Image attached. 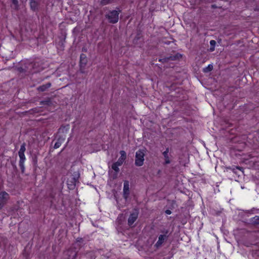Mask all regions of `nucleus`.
Here are the masks:
<instances>
[{
    "label": "nucleus",
    "instance_id": "f257e3e1",
    "mask_svg": "<svg viewBox=\"0 0 259 259\" xmlns=\"http://www.w3.org/2000/svg\"><path fill=\"white\" fill-rule=\"evenodd\" d=\"M26 151V144L23 143L20 146V148L18 151V155L20 158L19 161V166L20 168L21 172L23 174L25 171V162L26 160L25 152Z\"/></svg>",
    "mask_w": 259,
    "mask_h": 259
},
{
    "label": "nucleus",
    "instance_id": "f03ea898",
    "mask_svg": "<svg viewBox=\"0 0 259 259\" xmlns=\"http://www.w3.org/2000/svg\"><path fill=\"white\" fill-rule=\"evenodd\" d=\"M121 11L112 10L109 12L108 14L106 15V18L108 20L110 23H116L119 20V14Z\"/></svg>",
    "mask_w": 259,
    "mask_h": 259
},
{
    "label": "nucleus",
    "instance_id": "7ed1b4c3",
    "mask_svg": "<svg viewBox=\"0 0 259 259\" xmlns=\"http://www.w3.org/2000/svg\"><path fill=\"white\" fill-rule=\"evenodd\" d=\"M173 152L168 148L163 152V164H171L174 160V157L172 155Z\"/></svg>",
    "mask_w": 259,
    "mask_h": 259
},
{
    "label": "nucleus",
    "instance_id": "20e7f679",
    "mask_svg": "<svg viewBox=\"0 0 259 259\" xmlns=\"http://www.w3.org/2000/svg\"><path fill=\"white\" fill-rule=\"evenodd\" d=\"M145 154L144 152L139 150L136 153L135 165L138 166H141L143 165L144 161Z\"/></svg>",
    "mask_w": 259,
    "mask_h": 259
},
{
    "label": "nucleus",
    "instance_id": "39448f33",
    "mask_svg": "<svg viewBox=\"0 0 259 259\" xmlns=\"http://www.w3.org/2000/svg\"><path fill=\"white\" fill-rule=\"evenodd\" d=\"M77 251L75 248L70 247L64 252V255L67 256V259H75L77 256Z\"/></svg>",
    "mask_w": 259,
    "mask_h": 259
},
{
    "label": "nucleus",
    "instance_id": "423d86ee",
    "mask_svg": "<svg viewBox=\"0 0 259 259\" xmlns=\"http://www.w3.org/2000/svg\"><path fill=\"white\" fill-rule=\"evenodd\" d=\"M9 199V195L8 193L5 191L0 192V210L7 203Z\"/></svg>",
    "mask_w": 259,
    "mask_h": 259
},
{
    "label": "nucleus",
    "instance_id": "0eeeda50",
    "mask_svg": "<svg viewBox=\"0 0 259 259\" xmlns=\"http://www.w3.org/2000/svg\"><path fill=\"white\" fill-rule=\"evenodd\" d=\"M139 212L137 210L131 213L128 218L127 224L129 226H132L133 224L136 221L138 218Z\"/></svg>",
    "mask_w": 259,
    "mask_h": 259
},
{
    "label": "nucleus",
    "instance_id": "6e6552de",
    "mask_svg": "<svg viewBox=\"0 0 259 259\" xmlns=\"http://www.w3.org/2000/svg\"><path fill=\"white\" fill-rule=\"evenodd\" d=\"M28 66H25V68L20 67L18 68V70L21 72L34 73L36 71L33 70L34 64L30 63L28 64Z\"/></svg>",
    "mask_w": 259,
    "mask_h": 259
},
{
    "label": "nucleus",
    "instance_id": "1a4fd4ad",
    "mask_svg": "<svg viewBox=\"0 0 259 259\" xmlns=\"http://www.w3.org/2000/svg\"><path fill=\"white\" fill-rule=\"evenodd\" d=\"M65 135H58L56 136L57 141L54 144V148L57 149L59 148L62 144L64 142L65 140Z\"/></svg>",
    "mask_w": 259,
    "mask_h": 259
},
{
    "label": "nucleus",
    "instance_id": "9d476101",
    "mask_svg": "<svg viewBox=\"0 0 259 259\" xmlns=\"http://www.w3.org/2000/svg\"><path fill=\"white\" fill-rule=\"evenodd\" d=\"M130 195L129 182L128 181H125L123 183V196L126 199Z\"/></svg>",
    "mask_w": 259,
    "mask_h": 259
},
{
    "label": "nucleus",
    "instance_id": "9b49d317",
    "mask_svg": "<svg viewBox=\"0 0 259 259\" xmlns=\"http://www.w3.org/2000/svg\"><path fill=\"white\" fill-rule=\"evenodd\" d=\"M182 57V55L180 53H176L174 55H171L168 57L163 58V62H167L169 60H179Z\"/></svg>",
    "mask_w": 259,
    "mask_h": 259
},
{
    "label": "nucleus",
    "instance_id": "f8f14e48",
    "mask_svg": "<svg viewBox=\"0 0 259 259\" xmlns=\"http://www.w3.org/2000/svg\"><path fill=\"white\" fill-rule=\"evenodd\" d=\"M70 129L69 124L61 126L58 130V135H65Z\"/></svg>",
    "mask_w": 259,
    "mask_h": 259
},
{
    "label": "nucleus",
    "instance_id": "ddd939ff",
    "mask_svg": "<svg viewBox=\"0 0 259 259\" xmlns=\"http://www.w3.org/2000/svg\"><path fill=\"white\" fill-rule=\"evenodd\" d=\"M87 63V58L86 55L84 54H81L80 56V61H79L80 70H81L82 69L85 67Z\"/></svg>",
    "mask_w": 259,
    "mask_h": 259
},
{
    "label": "nucleus",
    "instance_id": "4468645a",
    "mask_svg": "<svg viewBox=\"0 0 259 259\" xmlns=\"http://www.w3.org/2000/svg\"><path fill=\"white\" fill-rule=\"evenodd\" d=\"M29 5L30 9L33 12H36L38 10L39 3L35 0H29Z\"/></svg>",
    "mask_w": 259,
    "mask_h": 259
},
{
    "label": "nucleus",
    "instance_id": "2eb2a0df",
    "mask_svg": "<svg viewBox=\"0 0 259 259\" xmlns=\"http://www.w3.org/2000/svg\"><path fill=\"white\" fill-rule=\"evenodd\" d=\"M120 157L118 158V160L116 161L117 162H119L120 164L122 165L124 162L126 158V152L123 150H121L120 151Z\"/></svg>",
    "mask_w": 259,
    "mask_h": 259
},
{
    "label": "nucleus",
    "instance_id": "dca6fc26",
    "mask_svg": "<svg viewBox=\"0 0 259 259\" xmlns=\"http://www.w3.org/2000/svg\"><path fill=\"white\" fill-rule=\"evenodd\" d=\"M77 180L78 178H76L75 177L71 178V180H68L67 183L68 186V188L70 189H73L75 187V183L77 181Z\"/></svg>",
    "mask_w": 259,
    "mask_h": 259
},
{
    "label": "nucleus",
    "instance_id": "f3484780",
    "mask_svg": "<svg viewBox=\"0 0 259 259\" xmlns=\"http://www.w3.org/2000/svg\"><path fill=\"white\" fill-rule=\"evenodd\" d=\"M51 86V83L50 82H48L46 84H42V85L38 87L37 90L39 92H45L50 88Z\"/></svg>",
    "mask_w": 259,
    "mask_h": 259
},
{
    "label": "nucleus",
    "instance_id": "a211bd4d",
    "mask_svg": "<svg viewBox=\"0 0 259 259\" xmlns=\"http://www.w3.org/2000/svg\"><path fill=\"white\" fill-rule=\"evenodd\" d=\"M250 223L253 225H259V216H255L250 219Z\"/></svg>",
    "mask_w": 259,
    "mask_h": 259
},
{
    "label": "nucleus",
    "instance_id": "6ab92c4d",
    "mask_svg": "<svg viewBox=\"0 0 259 259\" xmlns=\"http://www.w3.org/2000/svg\"><path fill=\"white\" fill-rule=\"evenodd\" d=\"M119 162H114L111 166L112 168L116 172H118L119 171V166H121V165L120 164V163H118Z\"/></svg>",
    "mask_w": 259,
    "mask_h": 259
},
{
    "label": "nucleus",
    "instance_id": "aec40b11",
    "mask_svg": "<svg viewBox=\"0 0 259 259\" xmlns=\"http://www.w3.org/2000/svg\"><path fill=\"white\" fill-rule=\"evenodd\" d=\"M228 169L231 170L233 173H234L235 174H238L237 170H238L242 171V168L240 166H234L233 167H229V168H228Z\"/></svg>",
    "mask_w": 259,
    "mask_h": 259
},
{
    "label": "nucleus",
    "instance_id": "412c9836",
    "mask_svg": "<svg viewBox=\"0 0 259 259\" xmlns=\"http://www.w3.org/2000/svg\"><path fill=\"white\" fill-rule=\"evenodd\" d=\"M162 245V234H160L158 237V240L157 243L154 245V247L158 248Z\"/></svg>",
    "mask_w": 259,
    "mask_h": 259
},
{
    "label": "nucleus",
    "instance_id": "4be33fe9",
    "mask_svg": "<svg viewBox=\"0 0 259 259\" xmlns=\"http://www.w3.org/2000/svg\"><path fill=\"white\" fill-rule=\"evenodd\" d=\"M213 69V66L212 64H209L207 67L203 69V71L205 73H208Z\"/></svg>",
    "mask_w": 259,
    "mask_h": 259
},
{
    "label": "nucleus",
    "instance_id": "5701e85b",
    "mask_svg": "<svg viewBox=\"0 0 259 259\" xmlns=\"http://www.w3.org/2000/svg\"><path fill=\"white\" fill-rule=\"evenodd\" d=\"M216 41L214 40H211L210 41V48L209 49L210 52H213L214 50Z\"/></svg>",
    "mask_w": 259,
    "mask_h": 259
},
{
    "label": "nucleus",
    "instance_id": "b1692460",
    "mask_svg": "<svg viewBox=\"0 0 259 259\" xmlns=\"http://www.w3.org/2000/svg\"><path fill=\"white\" fill-rule=\"evenodd\" d=\"M51 104V101L50 99H47L46 100L41 101L40 104L42 105H50Z\"/></svg>",
    "mask_w": 259,
    "mask_h": 259
},
{
    "label": "nucleus",
    "instance_id": "393cba45",
    "mask_svg": "<svg viewBox=\"0 0 259 259\" xmlns=\"http://www.w3.org/2000/svg\"><path fill=\"white\" fill-rule=\"evenodd\" d=\"M113 0H102L101 4L102 5H107L113 2Z\"/></svg>",
    "mask_w": 259,
    "mask_h": 259
},
{
    "label": "nucleus",
    "instance_id": "a878e982",
    "mask_svg": "<svg viewBox=\"0 0 259 259\" xmlns=\"http://www.w3.org/2000/svg\"><path fill=\"white\" fill-rule=\"evenodd\" d=\"M168 203L170 205V206L168 207V208H169L170 209H172L173 208H174L175 205V202L174 201H169V200H168Z\"/></svg>",
    "mask_w": 259,
    "mask_h": 259
},
{
    "label": "nucleus",
    "instance_id": "bb28decb",
    "mask_svg": "<svg viewBox=\"0 0 259 259\" xmlns=\"http://www.w3.org/2000/svg\"><path fill=\"white\" fill-rule=\"evenodd\" d=\"M244 245L247 247H250L252 245H254L255 243H249L248 242L245 241L243 243Z\"/></svg>",
    "mask_w": 259,
    "mask_h": 259
},
{
    "label": "nucleus",
    "instance_id": "cd10ccee",
    "mask_svg": "<svg viewBox=\"0 0 259 259\" xmlns=\"http://www.w3.org/2000/svg\"><path fill=\"white\" fill-rule=\"evenodd\" d=\"M82 238H80V237H78L76 239V241L77 242H81L82 241Z\"/></svg>",
    "mask_w": 259,
    "mask_h": 259
},
{
    "label": "nucleus",
    "instance_id": "c85d7f7f",
    "mask_svg": "<svg viewBox=\"0 0 259 259\" xmlns=\"http://www.w3.org/2000/svg\"><path fill=\"white\" fill-rule=\"evenodd\" d=\"M12 3L15 5H17L18 4V0H12Z\"/></svg>",
    "mask_w": 259,
    "mask_h": 259
},
{
    "label": "nucleus",
    "instance_id": "c756f323",
    "mask_svg": "<svg viewBox=\"0 0 259 259\" xmlns=\"http://www.w3.org/2000/svg\"><path fill=\"white\" fill-rule=\"evenodd\" d=\"M165 213H166V214H171V210H169V209H166V210L165 211Z\"/></svg>",
    "mask_w": 259,
    "mask_h": 259
},
{
    "label": "nucleus",
    "instance_id": "7c9ffc66",
    "mask_svg": "<svg viewBox=\"0 0 259 259\" xmlns=\"http://www.w3.org/2000/svg\"><path fill=\"white\" fill-rule=\"evenodd\" d=\"M90 254L91 255V259H95V255H94L93 253L90 252Z\"/></svg>",
    "mask_w": 259,
    "mask_h": 259
},
{
    "label": "nucleus",
    "instance_id": "2f4dec72",
    "mask_svg": "<svg viewBox=\"0 0 259 259\" xmlns=\"http://www.w3.org/2000/svg\"><path fill=\"white\" fill-rule=\"evenodd\" d=\"M170 42V41H164L163 40V44H164L169 45Z\"/></svg>",
    "mask_w": 259,
    "mask_h": 259
},
{
    "label": "nucleus",
    "instance_id": "473e14b6",
    "mask_svg": "<svg viewBox=\"0 0 259 259\" xmlns=\"http://www.w3.org/2000/svg\"><path fill=\"white\" fill-rule=\"evenodd\" d=\"M166 33H167V30L165 29L164 31H163V35L166 34Z\"/></svg>",
    "mask_w": 259,
    "mask_h": 259
},
{
    "label": "nucleus",
    "instance_id": "72a5a7b5",
    "mask_svg": "<svg viewBox=\"0 0 259 259\" xmlns=\"http://www.w3.org/2000/svg\"><path fill=\"white\" fill-rule=\"evenodd\" d=\"M166 237V235H163V237H162V238H163V241L165 239Z\"/></svg>",
    "mask_w": 259,
    "mask_h": 259
},
{
    "label": "nucleus",
    "instance_id": "f704fd0d",
    "mask_svg": "<svg viewBox=\"0 0 259 259\" xmlns=\"http://www.w3.org/2000/svg\"><path fill=\"white\" fill-rule=\"evenodd\" d=\"M159 62H162V57H159L158 58Z\"/></svg>",
    "mask_w": 259,
    "mask_h": 259
},
{
    "label": "nucleus",
    "instance_id": "c9c22d12",
    "mask_svg": "<svg viewBox=\"0 0 259 259\" xmlns=\"http://www.w3.org/2000/svg\"><path fill=\"white\" fill-rule=\"evenodd\" d=\"M179 162H180V164H182L183 165H185V163H183L181 161H180Z\"/></svg>",
    "mask_w": 259,
    "mask_h": 259
},
{
    "label": "nucleus",
    "instance_id": "e433bc0d",
    "mask_svg": "<svg viewBox=\"0 0 259 259\" xmlns=\"http://www.w3.org/2000/svg\"><path fill=\"white\" fill-rule=\"evenodd\" d=\"M212 7L215 8V6H214L213 5H212Z\"/></svg>",
    "mask_w": 259,
    "mask_h": 259
},
{
    "label": "nucleus",
    "instance_id": "4c0bfd02",
    "mask_svg": "<svg viewBox=\"0 0 259 259\" xmlns=\"http://www.w3.org/2000/svg\"><path fill=\"white\" fill-rule=\"evenodd\" d=\"M212 7L215 8V6H214L213 5H212Z\"/></svg>",
    "mask_w": 259,
    "mask_h": 259
},
{
    "label": "nucleus",
    "instance_id": "58836bf2",
    "mask_svg": "<svg viewBox=\"0 0 259 259\" xmlns=\"http://www.w3.org/2000/svg\"><path fill=\"white\" fill-rule=\"evenodd\" d=\"M205 259H206V258H205Z\"/></svg>",
    "mask_w": 259,
    "mask_h": 259
}]
</instances>
